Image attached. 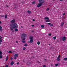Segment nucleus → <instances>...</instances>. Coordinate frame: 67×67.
<instances>
[{"instance_id": "1", "label": "nucleus", "mask_w": 67, "mask_h": 67, "mask_svg": "<svg viewBox=\"0 0 67 67\" xmlns=\"http://www.w3.org/2000/svg\"><path fill=\"white\" fill-rule=\"evenodd\" d=\"M10 26H11L10 27V29L11 30H13V29H15V32H16L18 31V29H17L18 28V25H17L16 23H15L14 24H12L10 25Z\"/></svg>"}, {"instance_id": "2", "label": "nucleus", "mask_w": 67, "mask_h": 67, "mask_svg": "<svg viewBox=\"0 0 67 67\" xmlns=\"http://www.w3.org/2000/svg\"><path fill=\"white\" fill-rule=\"evenodd\" d=\"M26 37V34H21V38H25Z\"/></svg>"}, {"instance_id": "3", "label": "nucleus", "mask_w": 67, "mask_h": 67, "mask_svg": "<svg viewBox=\"0 0 67 67\" xmlns=\"http://www.w3.org/2000/svg\"><path fill=\"white\" fill-rule=\"evenodd\" d=\"M2 51L0 50V58L1 59L2 58Z\"/></svg>"}, {"instance_id": "4", "label": "nucleus", "mask_w": 67, "mask_h": 67, "mask_svg": "<svg viewBox=\"0 0 67 67\" xmlns=\"http://www.w3.org/2000/svg\"><path fill=\"white\" fill-rule=\"evenodd\" d=\"M19 56V54H15L14 55V59H16V57H18Z\"/></svg>"}, {"instance_id": "5", "label": "nucleus", "mask_w": 67, "mask_h": 67, "mask_svg": "<svg viewBox=\"0 0 67 67\" xmlns=\"http://www.w3.org/2000/svg\"><path fill=\"white\" fill-rule=\"evenodd\" d=\"M11 23H13L12 24H14L15 23V19H13L10 21Z\"/></svg>"}, {"instance_id": "6", "label": "nucleus", "mask_w": 67, "mask_h": 67, "mask_svg": "<svg viewBox=\"0 0 67 67\" xmlns=\"http://www.w3.org/2000/svg\"><path fill=\"white\" fill-rule=\"evenodd\" d=\"M43 5V4L42 3H38L37 5V7L38 8L39 7H41V5Z\"/></svg>"}, {"instance_id": "7", "label": "nucleus", "mask_w": 67, "mask_h": 67, "mask_svg": "<svg viewBox=\"0 0 67 67\" xmlns=\"http://www.w3.org/2000/svg\"><path fill=\"white\" fill-rule=\"evenodd\" d=\"M40 3H44V0H38Z\"/></svg>"}, {"instance_id": "8", "label": "nucleus", "mask_w": 67, "mask_h": 67, "mask_svg": "<svg viewBox=\"0 0 67 67\" xmlns=\"http://www.w3.org/2000/svg\"><path fill=\"white\" fill-rule=\"evenodd\" d=\"M2 38V37L0 36V45L1 44V43L2 42V39H1V38Z\"/></svg>"}, {"instance_id": "9", "label": "nucleus", "mask_w": 67, "mask_h": 67, "mask_svg": "<svg viewBox=\"0 0 67 67\" xmlns=\"http://www.w3.org/2000/svg\"><path fill=\"white\" fill-rule=\"evenodd\" d=\"M44 20H49V18L47 17H45V18H44Z\"/></svg>"}, {"instance_id": "10", "label": "nucleus", "mask_w": 67, "mask_h": 67, "mask_svg": "<svg viewBox=\"0 0 67 67\" xmlns=\"http://www.w3.org/2000/svg\"><path fill=\"white\" fill-rule=\"evenodd\" d=\"M66 37H64L63 38L62 40L63 41H65L66 40Z\"/></svg>"}, {"instance_id": "11", "label": "nucleus", "mask_w": 67, "mask_h": 67, "mask_svg": "<svg viewBox=\"0 0 67 67\" xmlns=\"http://www.w3.org/2000/svg\"><path fill=\"white\" fill-rule=\"evenodd\" d=\"M33 40L34 39H30V42L31 43H32L33 42Z\"/></svg>"}, {"instance_id": "12", "label": "nucleus", "mask_w": 67, "mask_h": 67, "mask_svg": "<svg viewBox=\"0 0 67 67\" xmlns=\"http://www.w3.org/2000/svg\"><path fill=\"white\" fill-rule=\"evenodd\" d=\"M14 62L12 61L10 63V65H13L14 64Z\"/></svg>"}, {"instance_id": "13", "label": "nucleus", "mask_w": 67, "mask_h": 67, "mask_svg": "<svg viewBox=\"0 0 67 67\" xmlns=\"http://www.w3.org/2000/svg\"><path fill=\"white\" fill-rule=\"evenodd\" d=\"M27 64H31V62L30 61H28L27 62Z\"/></svg>"}, {"instance_id": "14", "label": "nucleus", "mask_w": 67, "mask_h": 67, "mask_svg": "<svg viewBox=\"0 0 67 67\" xmlns=\"http://www.w3.org/2000/svg\"><path fill=\"white\" fill-rule=\"evenodd\" d=\"M46 22H51V21H50V20H47L46 21Z\"/></svg>"}, {"instance_id": "15", "label": "nucleus", "mask_w": 67, "mask_h": 67, "mask_svg": "<svg viewBox=\"0 0 67 67\" xmlns=\"http://www.w3.org/2000/svg\"><path fill=\"white\" fill-rule=\"evenodd\" d=\"M3 29H2V27L0 26V31H2Z\"/></svg>"}, {"instance_id": "16", "label": "nucleus", "mask_w": 67, "mask_h": 67, "mask_svg": "<svg viewBox=\"0 0 67 67\" xmlns=\"http://www.w3.org/2000/svg\"><path fill=\"white\" fill-rule=\"evenodd\" d=\"M64 23H62L61 26L62 27L63 26V25H64Z\"/></svg>"}, {"instance_id": "17", "label": "nucleus", "mask_w": 67, "mask_h": 67, "mask_svg": "<svg viewBox=\"0 0 67 67\" xmlns=\"http://www.w3.org/2000/svg\"><path fill=\"white\" fill-rule=\"evenodd\" d=\"M57 61H59V60H60V59H59V57H58V58H57Z\"/></svg>"}, {"instance_id": "18", "label": "nucleus", "mask_w": 67, "mask_h": 67, "mask_svg": "<svg viewBox=\"0 0 67 67\" xmlns=\"http://www.w3.org/2000/svg\"><path fill=\"white\" fill-rule=\"evenodd\" d=\"M8 56H7L6 58V61H7V60H8Z\"/></svg>"}, {"instance_id": "19", "label": "nucleus", "mask_w": 67, "mask_h": 67, "mask_svg": "<svg viewBox=\"0 0 67 67\" xmlns=\"http://www.w3.org/2000/svg\"><path fill=\"white\" fill-rule=\"evenodd\" d=\"M24 46H27L28 45L27 43H26L24 45Z\"/></svg>"}, {"instance_id": "20", "label": "nucleus", "mask_w": 67, "mask_h": 67, "mask_svg": "<svg viewBox=\"0 0 67 67\" xmlns=\"http://www.w3.org/2000/svg\"><path fill=\"white\" fill-rule=\"evenodd\" d=\"M27 12H28V13H31V11L30 10H28L27 11Z\"/></svg>"}, {"instance_id": "21", "label": "nucleus", "mask_w": 67, "mask_h": 67, "mask_svg": "<svg viewBox=\"0 0 67 67\" xmlns=\"http://www.w3.org/2000/svg\"><path fill=\"white\" fill-rule=\"evenodd\" d=\"M41 27H42V28H44V25H41Z\"/></svg>"}, {"instance_id": "22", "label": "nucleus", "mask_w": 67, "mask_h": 67, "mask_svg": "<svg viewBox=\"0 0 67 67\" xmlns=\"http://www.w3.org/2000/svg\"><path fill=\"white\" fill-rule=\"evenodd\" d=\"M64 60L66 61L67 60V58H64Z\"/></svg>"}, {"instance_id": "23", "label": "nucleus", "mask_w": 67, "mask_h": 67, "mask_svg": "<svg viewBox=\"0 0 67 67\" xmlns=\"http://www.w3.org/2000/svg\"><path fill=\"white\" fill-rule=\"evenodd\" d=\"M37 43L38 45H40V42L38 41L37 42Z\"/></svg>"}, {"instance_id": "24", "label": "nucleus", "mask_w": 67, "mask_h": 67, "mask_svg": "<svg viewBox=\"0 0 67 67\" xmlns=\"http://www.w3.org/2000/svg\"><path fill=\"white\" fill-rule=\"evenodd\" d=\"M50 26L51 27L53 26V24H51H51L50 25Z\"/></svg>"}, {"instance_id": "25", "label": "nucleus", "mask_w": 67, "mask_h": 67, "mask_svg": "<svg viewBox=\"0 0 67 67\" xmlns=\"http://www.w3.org/2000/svg\"><path fill=\"white\" fill-rule=\"evenodd\" d=\"M5 19H6V18H7V14L5 15Z\"/></svg>"}, {"instance_id": "26", "label": "nucleus", "mask_w": 67, "mask_h": 67, "mask_svg": "<svg viewBox=\"0 0 67 67\" xmlns=\"http://www.w3.org/2000/svg\"><path fill=\"white\" fill-rule=\"evenodd\" d=\"M22 43H25L26 41H22Z\"/></svg>"}, {"instance_id": "27", "label": "nucleus", "mask_w": 67, "mask_h": 67, "mask_svg": "<svg viewBox=\"0 0 67 67\" xmlns=\"http://www.w3.org/2000/svg\"><path fill=\"white\" fill-rule=\"evenodd\" d=\"M35 3V1H34L32 2V4H34Z\"/></svg>"}, {"instance_id": "28", "label": "nucleus", "mask_w": 67, "mask_h": 67, "mask_svg": "<svg viewBox=\"0 0 67 67\" xmlns=\"http://www.w3.org/2000/svg\"><path fill=\"white\" fill-rule=\"evenodd\" d=\"M53 39L54 40H56V37H53Z\"/></svg>"}, {"instance_id": "29", "label": "nucleus", "mask_w": 67, "mask_h": 67, "mask_svg": "<svg viewBox=\"0 0 67 67\" xmlns=\"http://www.w3.org/2000/svg\"><path fill=\"white\" fill-rule=\"evenodd\" d=\"M30 38L31 39V40H33V38L32 37H30Z\"/></svg>"}, {"instance_id": "30", "label": "nucleus", "mask_w": 67, "mask_h": 67, "mask_svg": "<svg viewBox=\"0 0 67 67\" xmlns=\"http://www.w3.org/2000/svg\"><path fill=\"white\" fill-rule=\"evenodd\" d=\"M57 66H58V64H55V67H57Z\"/></svg>"}, {"instance_id": "31", "label": "nucleus", "mask_w": 67, "mask_h": 67, "mask_svg": "<svg viewBox=\"0 0 67 67\" xmlns=\"http://www.w3.org/2000/svg\"><path fill=\"white\" fill-rule=\"evenodd\" d=\"M23 50H25V49H26V48H25V47H23Z\"/></svg>"}, {"instance_id": "32", "label": "nucleus", "mask_w": 67, "mask_h": 67, "mask_svg": "<svg viewBox=\"0 0 67 67\" xmlns=\"http://www.w3.org/2000/svg\"><path fill=\"white\" fill-rule=\"evenodd\" d=\"M22 38V40L23 41H24V40H25V38Z\"/></svg>"}, {"instance_id": "33", "label": "nucleus", "mask_w": 67, "mask_h": 67, "mask_svg": "<svg viewBox=\"0 0 67 67\" xmlns=\"http://www.w3.org/2000/svg\"><path fill=\"white\" fill-rule=\"evenodd\" d=\"M49 10V8H47L46 9V11H48V10Z\"/></svg>"}, {"instance_id": "34", "label": "nucleus", "mask_w": 67, "mask_h": 67, "mask_svg": "<svg viewBox=\"0 0 67 67\" xmlns=\"http://www.w3.org/2000/svg\"><path fill=\"white\" fill-rule=\"evenodd\" d=\"M8 53H12V52H11V51H9L8 52Z\"/></svg>"}, {"instance_id": "35", "label": "nucleus", "mask_w": 67, "mask_h": 67, "mask_svg": "<svg viewBox=\"0 0 67 67\" xmlns=\"http://www.w3.org/2000/svg\"><path fill=\"white\" fill-rule=\"evenodd\" d=\"M49 36H51V35H52V34H49Z\"/></svg>"}, {"instance_id": "36", "label": "nucleus", "mask_w": 67, "mask_h": 67, "mask_svg": "<svg viewBox=\"0 0 67 67\" xmlns=\"http://www.w3.org/2000/svg\"><path fill=\"white\" fill-rule=\"evenodd\" d=\"M51 23H48L47 24L48 25H50L51 24Z\"/></svg>"}, {"instance_id": "37", "label": "nucleus", "mask_w": 67, "mask_h": 67, "mask_svg": "<svg viewBox=\"0 0 67 67\" xmlns=\"http://www.w3.org/2000/svg\"><path fill=\"white\" fill-rule=\"evenodd\" d=\"M43 67H46V65H44L43 66Z\"/></svg>"}, {"instance_id": "38", "label": "nucleus", "mask_w": 67, "mask_h": 67, "mask_svg": "<svg viewBox=\"0 0 67 67\" xmlns=\"http://www.w3.org/2000/svg\"><path fill=\"white\" fill-rule=\"evenodd\" d=\"M9 67V66H8V65H7L5 66V67Z\"/></svg>"}, {"instance_id": "39", "label": "nucleus", "mask_w": 67, "mask_h": 67, "mask_svg": "<svg viewBox=\"0 0 67 67\" xmlns=\"http://www.w3.org/2000/svg\"><path fill=\"white\" fill-rule=\"evenodd\" d=\"M60 57V55H59V56L58 57H59V58Z\"/></svg>"}, {"instance_id": "40", "label": "nucleus", "mask_w": 67, "mask_h": 67, "mask_svg": "<svg viewBox=\"0 0 67 67\" xmlns=\"http://www.w3.org/2000/svg\"><path fill=\"white\" fill-rule=\"evenodd\" d=\"M65 14H65V13H64L63 14V15H65Z\"/></svg>"}, {"instance_id": "41", "label": "nucleus", "mask_w": 67, "mask_h": 67, "mask_svg": "<svg viewBox=\"0 0 67 67\" xmlns=\"http://www.w3.org/2000/svg\"><path fill=\"white\" fill-rule=\"evenodd\" d=\"M1 17H4V15H1Z\"/></svg>"}, {"instance_id": "42", "label": "nucleus", "mask_w": 67, "mask_h": 67, "mask_svg": "<svg viewBox=\"0 0 67 67\" xmlns=\"http://www.w3.org/2000/svg\"><path fill=\"white\" fill-rule=\"evenodd\" d=\"M17 65H19V62H18V63H17Z\"/></svg>"}, {"instance_id": "43", "label": "nucleus", "mask_w": 67, "mask_h": 67, "mask_svg": "<svg viewBox=\"0 0 67 67\" xmlns=\"http://www.w3.org/2000/svg\"><path fill=\"white\" fill-rule=\"evenodd\" d=\"M24 3V2H22V3H23H23Z\"/></svg>"}, {"instance_id": "44", "label": "nucleus", "mask_w": 67, "mask_h": 67, "mask_svg": "<svg viewBox=\"0 0 67 67\" xmlns=\"http://www.w3.org/2000/svg\"><path fill=\"white\" fill-rule=\"evenodd\" d=\"M51 66H53V65L52 64H51Z\"/></svg>"}, {"instance_id": "45", "label": "nucleus", "mask_w": 67, "mask_h": 67, "mask_svg": "<svg viewBox=\"0 0 67 67\" xmlns=\"http://www.w3.org/2000/svg\"><path fill=\"white\" fill-rule=\"evenodd\" d=\"M32 21H35V19H33L32 20Z\"/></svg>"}, {"instance_id": "46", "label": "nucleus", "mask_w": 67, "mask_h": 67, "mask_svg": "<svg viewBox=\"0 0 67 67\" xmlns=\"http://www.w3.org/2000/svg\"><path fill=\"white\" fill-rule=\"evenodd\" d=\"M13 59V58L12 57L11 58V60H12Z\"/></svg>"}, {"instance_id": "47", "label": "nucleus", "mask_w": 67, "mask_h": 67, "mask_svg": "<svg viewBox=\"0 0 67 67\" xmlns=\"http://www.w3.org/2000/svg\"><path fill=\"white\" fill-rule=\"evenodd\" d=\"M32 27L34 26V25H32Z\"/></svg>"}, {"instance_id": "48", "label": "nucleus", "mask_w": 67, "mask_h": 67, "mask_svg": "<svg viewBox=\"0 0 67 67\" xmlns=\"http://www.w3.org/2000/svg\"><path fill=\"white\" fill-rule=\"evenodd\" d=\"M1 23H2L1 22V21H0V24H1Z\"/></svg>"}, {"instance_id": "49", "label": "nucleus", "mask_w": 67, "mask_h": 67, "mask_svg": "<svg viewBox=\"0 0 67 67\" xmlns=\"http://www.w3.org/2000/svg\"><path fill=\"white\" fill-rule=\"evenodd\" d=\"M63 0H60V1H62Z\"/></svg>"}, {"instance_id": "50", "label": "nucleus", "mask_w": 67, "mask_h": 67, "mask_svg": "<svg viewBox=\"0 0 67 67\" xmlns=\"http://www.w3.org/2000/svg\"><path fill=\"white\" fill-rule=\"evenodd\" d=\"M12 32H14V31L13 30V31H12Z\"/></svg>"}, {"instance_id": "51", "label": "nucleus", "mask_w": 67, "mask_h": 67, "mask_svg": "<svg viewBox=\"0 0 67 67\" xmlns=\"http://www.w3.org/2000/svg\"><path fill=\"white\" fill-rule=\"evenodd\" d=\"M16 43H18V41H16Z\"/></svg>"}, {"instance_id": "52", "label": "nucleus", "mask_w": 67, "mask_h": 67, "mask_svg": "<svg viewBox=\"0 0 67 67\" xmlns=\"http://www.w3.org/2000/svg\"><path fill=\"white\" fill-rule=\"evenodd\" d=\"M21 28H23V26H21Z\"/></svg>"}, {"instance_id": "53", "label": "nucleus", "mask_w": 67, "mask_h": 67, "mask_svg": "<svg viewBox=\"0 0 67 67\" xmlns=\"http://www.w3.org/2000/svg\"><path fill=\"white\" fill-rule=\"evenodd\" d=\"M49 46H50V45H51V44H49Z\"/></svg>"}, {"instance_id": "54", "label": "nucleus", "mask_w": 67, "mask_h": 67, "mask_svg": "<svg viewBox=\"0 0 67 67\" xmlns=\"http://www.w3.org/2000/svg\"><path fill=\"white\" fill-rule=\"evenodd\" d=\"M7 8H8V7H9V6H7Z\"/></svg>"}, {"instance_id": "55", "label": "nucleus", "mask_w": 67, "mask_h": 67, "mask_svg": "<svg viewBox=\"0 0 67 67\" xmlns=\"http://www.w3.org/2000/svg\"><path fill=\"white\" fill-rule=\"evenodd\" d=\"M44 60H46V59H44Z\"/></svg>"}, {"instance_id": "56", "label": "nucleus", "mask_w": 67, "mask_h": 67, "mask_svg": "<svg viewBox=\"0 0 67 67\" xmlns=\"http://www.w3.org/2000/svg\"><path fill=\"white\" fill-rule=\"evenodd\" d=\"M32 32H34V31H32Z\"/></svg>"}, {"instance_id": "57", "label": "nucleus", "mask_w": 67, "mask_h": 67, "mask_svg": "<svg viewBox=\"0 0 67 67\" xmlns=\"http://www.w3.org/2000/svg\"><path fill=\"white\" fill-rule=\"evenodd\" d=\"M63 63H64V62H63Z\"/></svg>"}]
</instances>
